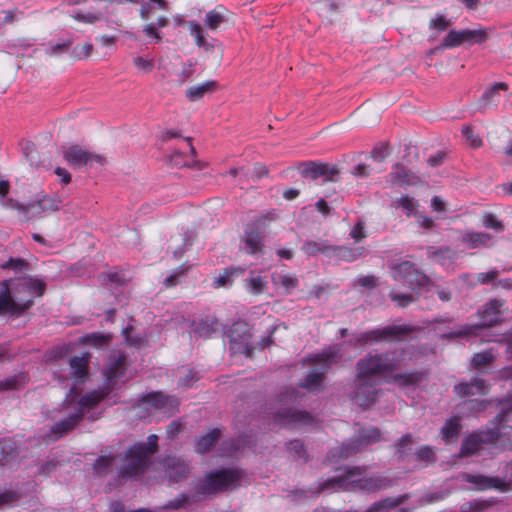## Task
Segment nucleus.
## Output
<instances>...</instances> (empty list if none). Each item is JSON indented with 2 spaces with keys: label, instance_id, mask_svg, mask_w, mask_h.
Segmentation results:
<instances>
[{
  "label": "nucleus",
  "instance_id": "11",
  "mask_svg": "<svg viewBox=\"0 0 512 512\" xmlns=\"http://www.w3.org/2000/svg\"><path fill=\"white\" fill-rule=\"evenodd\" d=\"M251 334L248 324L244 321L234 322L225 332V338L232 345V349L243 352L251 357L253 347L249 345Z\"/></svg>",
  "mask_w": 512,
  "mask_h": 512
},
{
  "label": "nucleus",
  "instance_id": "36",
  "mask_svg": "<svg viewBox=\"0 0 512 512\" xmlns=\"http://www.w3.org/2000/svg\"><path fill=\"white\" fill-rule=\"evenodd\" d=\"M167 2L165 0H142L140 3V17L148 20L156 10H166Z\"/></svg>",
  "mask_w": 512,
  "mask_h": 512
},
{
  "label": "nucleus",
  "instance_id": "30",
  "mask_svg": "<svg viewBox=\"0 0 512 512\" xmlns=\"http://www.w3.org/2000/svg\"><path fill=\"white\" fill-rule=\"evenodd\" d=\"M221 431L218 428L210 430L208 433L199 436L195 440V450L197 453L204 454L208 452L219 440Z\"/></svg>",
  "mask_w": 512,
  "mask_h": 512
},
{
  "label": "nucleus",
  "instance_id": "15",
  "mask_svg": "<svg viewBox=\"0 0 512 512\" xmlns=\"http://www.w3.org/2000/svg\"><path fill=\"white\" fill-rule=\"evenodd\" d=\"M265 223L260 219L257 223H250L244 230L242 242L246 253L256 255L262 252L264 244Z\"/></svg>",
  "mask_w": 512,
  "mask_h": 512
},
{
  "label": "nucleus",
  "instance_id": "18",
  "mask_svg": "<svg viewBox=\"0 0 512 512\" xmlns=\"http://www.w3.org/2000/svg\"><path fill=\"white\" fill-rule=\"evenodd\" d=\"M162 464L165 475L170 482L176 483L188 477L189 466L185 460L175 456H167Z\"/></svg>",
  "mask_w": 512,
  "mask_h": 512
},
{
  "label": "nucleus",
  "instance_id": "31",
  "mask_svg": "<svg viewBox=\"0 0 512 512\" xmlns=\"http://www.w3.org/2000/svg\"><path fill=\"white\" fill-rule=\"evenodd\" d=\"M89 354L83 353L81 356H73L69 359L71 376L77 380L83 381L87 376Z\"/></svg>",
  "mask_w": 512,
  "mask_h": 512
},
{
  "label": "nucleus",
  "instance_id": "58",
  "mask_svg": "<svg viewBox=\"0 0 512 512\" xmlns=\"http://www.w3.org/2000/svg\"><path fill=\"white\" fill-rule=\"evenodd\" d=\"M389 296L391 300L396 302L400 307H406L413 301V297L405 293H396L391 291Z\"/></svg>",
  "mask_w": 512,
  "mask_h": 512
},
{
  "label": "nucleus",
  "instance_id": "44",
  "mask_svg": "<svg viewBox=\"0 0 512 512\" xmlns=\"http://www.w3.org/2000/svg\"><path fill=\"white\" fill-rule=\"evenodd\" d=\"M272 282L274 285L282 286L287 293H290V291L296 288L298 285V279L295 276L287 274H273Z\"/></svg>",
  "mask_w": 512,
  "mask_h": 512
},
{
  "label": "nucleus",
  "instance_id": "19",
  "mask_svg": "<svg viewBox=\"0 0 512 512\" xmlns=\"http://www.w3.org/2000/svg\"><path fill=\"white\" fill-rule=\"evenodd\" d=\"M388 181L392 185L400 187L415 186L421 182L418 175L400 163H396L392 166V170L388 174Z\"/></svg>",
  "mask_w": 512,
  "mask_h": 512
},
{
  "label": "nucleus",
  "instance_id": "23",
  "mask_svg": "<svg viewBox=\"0 0 512 512\" xmlns=\"http://www.w3.org/2000/svg\"><path fill=\"white\" fill-rule=\"evenodd\" d=\"M231 13L224 7L218 6L206 13L204 25L211 31H216L222 25L230 22Z\"/></svg>",
  "mask_w": 512,
  "mask_h": 512
},
{
  "label": "nucleus",
  "instance_id": "33",
  "mask_svg": "<svg viewBox=\"0 0 512 512\" xmlns=\"http://www.w3.org/2000/svg\"><path fill=\"white\" fill-rule=\"evenodd\" d=\"M460 430V419L454 416L446 420L440 430V435L445 442H449L458 438Z\"/></svg>",
  "mask_w": 512,
  "mask_h": 512
},
{
  "label": "nucleus",
  "instance_id": "12",
  "mask_svg": "<svg viewBox=\"0 0 512 512\" xmlns=\"http://www.w3.org/2000/svg\"><path fill=\"white\" fill-rule=\"evenodd\" d=\"M487 40V33L484 29H464V30H450L443 42L441 43L442 48H455L460 46L462 43L467 42L468 44H480Z\"/></svg>",
  "mask_w": 512,
  "mask_h": 512
},
{
  "label": "nucleus",
  "instance_id": "49",
  "mask_svg": "<svg viewBox=\"0 0 512 512\" xmlns=\"http://www.w3.org/2000/svg\"><path fill=\"white\" fill-rule=\"evenodd\" d=\"M416 459L426 464H432L436 461V455L430 446H421L416 450Z\"/></svg>",
  "mask_w": 512,
  "mask_h": 512
},
{
  "label": "nucleus",
  "instance_id": "32",
  "mask_svg": "<svg viewBox=\"0 0 512 512\" xmlns=\"http://www.w3.org/2000/svg\"><path fill=\"white\" fill-rule=\"evenodd\" d=\"M116 459L117 456L114 454L100 455L93 463L94 474L99 477L108 475L112 471Z\"/></svg>",
  "mask_w": 512,
  "mask_h": 512
},
{
  "label": "nucleus",
  "instance_id": "57",
  "mask_svg": "<svg viewBox=\"0 0 512 512\" xmlns=\"http://www.w3.org/2000/svg\"><path fill=\"white\" fill-rule=\"evenodd\" d=\"M10 184L6 180H0V203L5 207L14 208L16 204L11 198H7V194L9 192Z\"/></svg>",
  "mask_w": 512,
  "mask_h": 512
},
{
  "label": "nucleus",
  "instance_id": "41",
  "mask_svg": "<svg viewBox=\"0 0 512 512\" xmlns=\"http://www.w3.org/2000/svg\"><path fill=\"white\" fill-rule=\"evenodd\" d=\"M331 249L332 246L323 241H305L301 247V250L308 256H315L319 252L330 256Z\"/></svg>",
  "mask_w": 512,
  "mask_h": 512
},
{
  "label": "nucleus",
  "instance_id": "3",
  "mask_svg": "<svg viewBox=\"0 0 512 512\" xmlns=\"http://www.w3.org/2000/svg\"><path fill=\"white\" fill-rule=\"evenodd\" d=\"M102 398L103 395L96 391L80 396L75 388H71L64 401L67 414L51 426L47 434L49 439L52 441L60 439L74 429L84 417L91 420L97 419L95 410Z\"/></svg>",
  "mask_w": 512,
  "mask_h": 512
},
{
  "label": "nucleus",
  "instance_id": "45",
  "mask_svg": "<svg viewBox=\"0 0 512 512\" xmlns=\"http://www.w3.org/2000/svg\"><path fill=\"white\" fill-rule=\"evenodd\" d=\"M26 375L19 374L0 381V392L19 389L26 383Z\"/></svg>",
  "mask_w": 512,
  "mask_h": 512
},
{
  "label": "nucleus",
  "instance_id": "40",
  "mask_svg": "<svg viewBox=\"0 0 512 512\" xmlns=\"http://www.w3.org/2000/svg\"><path fill=\"white\" fill-rule=\"evenodd\" d=\"M356 437L363 448L370 444L379 442L381 439V433H380L379 429L374 428V427L362 428L359 430Z\"/></svg>",
  "mask_w": 512,
  "mask_h": 512
},
{
  "label": "nucleus",
  "instance_id": "37",
  "mask_svg": "<svg viewBox=\"0 0 512 512\" xmlns=\"http://www.w3.org/2000/svg\"><path fill=\"white\" fill-rule=\"evenodd\" d=\"M487 402L479 399H466L458 405L459 413L469 416L485 410Z\"/></svg>",
  "mask_w": 512,
  "mask_h": 512
},
{
  "label": "nucleus",
  "instance_id": "51",
  "mask_svg": "<svg viewBox=\"0 0 512 512\" xmlns=\"http://www.w3.org/2000/svg\"><path fill=\"white\" fill-rule=\"evenodd\" d=\"M494 360V355L490 351H483L475 354L472 358V364L475 368H482Z\"/></svg>",
  "mask_w": 512,
  "mask_h": 512
},
{
  "label": "nucleus",
  "instance_id": "52",
  "mask_svg": "<svg viewBox=\"0 0 512 512\" xmlns=\"http://www.w3.org/2000/svg\"><path fill=\"white\" fill-rule=\"evenodd\" d=\"M1 267L3 269H10L15 272H22L28 267V263L26 260L22 258H9L6 262H4Z\"/></svg>",
  "mask_w": 512,
  "mask_h": 512
},
{
  "label": "nucleus",
  "instance_id": "28",
  "mask_svg": "<svg viewBox=\"0 0 512 512\" xmlns=\"http://www.w3.org/2000/svg\"><path fill=\"white\" fill-rule=\"evenodd\" d=\"M216 87V81H205L203 83L189 87L185 92V96L189 101L196 102L202 99L207 93L213 92Z\"/></svg>",
  "mask_w": 512,
  "mask_h": 512
},
{
  "label": "nucleus",
  "instance_id": "25",
  "mask_svg": "<svg viewBox=\"0 0 512 512\" xmlns=\"http://www.w3.org/2000/svg\"><path fill=\"white\" fill-rule=\"evenodd\" d=\"M508 85L506 83L500 82L493 84L490 88L486 89L482 94V97L479 100V109L484 111L486 109L495 106L499 101V91L507 90Z\"/></svg>",
  "mask_w": 512,
  "mask_h": 512
},
{
  "label": "nucleus",
  "instance_id": "54",
  "mask_svg": "<svg viewBox=\"0 0 512 512\" xmlns=\"http://www.w3.org/2000/svg\"><path fill=\"white\" fill-rule=\"evenodd\" d=\"M102 276L104 281L115 283L116 285H124L129 280L126 273L123 271L108 272L106 274H102Z\"/></svg>",
  "mask_w": 512,
  "mask_h": 512
},
{
  "label": "nucleus",
  "instance_id": "47",
  "mask_svg": "<svg viewBox=\"0 0 512 512\" xmlns=\"http://www.w3.org/2000/svg\"><path fill=\"white\" fill-rule=\"evenodd\" d=\"M394 207L401 209L408 217L413 215L416 211L417 201L409 196H401L394 201Z\"/></svg>",
  "mask_w": 512,
  "mask_h": 512
},
{
  "label": "nucleus",
  "instance_id": "9",
  "mask_svg": "<svg viewBox=\"0 0 512 512\" xmlns=\"http://www.w3.org/2000/svg\"><path fill=\"white\" fill-rule=\"evenodd\" d=\"M374 376H361L357 369L352 400L360 407L367 408L376 401L378 388L377 382L373 379Z\"/></svg>",
  "mask_w": 512,
  "mask_h": 512
},
{
  "label": "nucleus",
  "instance_id": "34",
  "mask_svg": "<svg viewBox=\"0 0 512 512\" xmlns=\"http://www.w3.org/2000/svg\"><path fill=\"white\" fill-rule=\"evenodd\" d=\"M245 272V268L240 266H230L223 270L222 273H220L215 278V285L216 287H225L232 284L234 278L239 277Z\"/></svg>",
  "mask_w": 512,
  "mask_h": 512
},
{
  "label": "nucleus",
  "instance_id": "10",
  "mask_svg": "<svg viewBox=\"0 0 512 512\" xmlns=\"http://www.w3.org/2000/svg\"><path fill=\"white\" fill-rule=\"evenodd\" d=\"M413 328L409 325H388L383 328H377L361 333L356 342L359 344H367L372 342H381L387 339H400L401 337L413 332Z\"/></svg>",
  "mask_w": 512,
  "mask_h": 512
},
{
  "label": "nucleus",
  "instance_id": "46",
  "mask_svg": "<svg viewBox=\"0 0 512 512\" xmlns=\"http://www.w3.org/2000/svg\"><path fill=\"white\" fill-rule=\"evenodd\" d=\"M266 284L267 282L264 277L260 275L252 274L249 278L245 279L246 289L252 294H261L264 291Z\"/></svg>",
  "mask_w": 512,
  "mask_h": 512
},
{
  "label": "nucleus",
  "instance_id": "17",
  "mask_svg": "<svg viewBox=\"0 0 512 512\" xmlns=\"http://www.w3.org/2000/svg\"><path fill=\"white\" fill-rule=\"evenodd\" d=\"M140 401L142 405H149L165 413H173L179 405V401L175 396L166 395L160 391L145 394L141 397Z\"/></svg>",
  "mask_w": 512,
  "mask_h": 512
},
{
  "label": "nucleus",
  "instance_id": "55",
  "mask_svg": "<svg viewBox=\"0 0 512 512\" xmlns=\"http://www.w3.org/2000/svg\"><path fill=\"white\" fill-rule=\"evenodd\" d=\"M483 225L488 229H493L497 232H502L504 230V225L494 214H485L483 216Z\"/></svg>",
  "mask_w": 512,
  "mask_h": 512
},
{
  "label": "nucleus",
  "instance_id": "1",
  "mask_svg": "<svg viewBox=\"0 0 512 512\" xmlns=\"http://www.w3.org/2000/svg\"><path fill=\"white\" fill-rule=\"evenodd\" d=\"M364 470L361 467H346L343 474L328 478L319 482L316 487L307 490L296 489L292 492L295 499L315 498L325 491H362L375 493L390 488L393 480L384 476L364 477Z\"/></svg>",
  "mask_w": 512,
  "mask_h": 512
},
{
  "label": "nucleus",
  "instance_id": "43",
  "mask_svg": "<svg viewBox=\"0 0 512 512\" xmlns=\"http://www.w3.org/2000/svg\"><path fill=\"white\" fill-rule=\"evenodd\" d=\"M27 220L40 217L44 211L38 201L30 202L27 205L16 203L15 207Z\"/></svg>",
  "mask_w": 512,
  "mask_h": 512
},
{
  "label": "nucleus",
  "instance_id": "20",
  "mask_svg": "<svg viewBox=\"0 0 512 512\" xmlns=\"http://www.w3.org/2000/svg\"><path fill=\"white\" fill-rule=\"evenodd\" d=\"M362 449L357 437L351 438L349 441L342 443L340 446L331 449L328 453V459L337 461L340 459H347L356 454Z\"/></svg>",
  "mask_w": 512,
  "mask_h": 512
},
{
  "label": "nucleus",
  "instance_id": "6",
  "mask_svg": "<svg viewBox=\"0 0 512 512\" xmlns=\"http://www.w3.org/2000/svg\"><path fill=\"white\" fill-rule=\"evenodd\" d=\"M406 366V351L403 348L384 353H368L356 365L361 376L388 374Z\"/></svg>",
  "mask_w": 512,
  "mask_h": 512
},
{
  "label": "nucleus",
  "instance_id": "39",
  "mask_svg": "<svg viewBox=\"0 0 512 512\" xmlns=\"http://www.w3.org/2000/svg\"><path fill=\"white\" fill-rule=\"evenodd\" d=\"M423 377L422 372L412 371V372H403L396 373L392 375L391 379L393 383L398 384L402 387L412 386L418 384Z\"/></svg>",
  "mask_w": 512,
  "mask_h": 512
},
{
  "label": "nucleus",
  "instance_id": "2",
  "mask_svg": "<svg viewBox=\"0 0 512 512\" xmlns=\"http://www.w3.org/2000/svg\"><path fill=\"white\" fill-rule=\"evenodd\" d=\"M246 478L245 472L236 467L212 470L199 479L194 485V494H179L167 502L166 509H179L185 504L195 502L200 496L215 495L238 488Z\"/></svg>",
  "mask_w": 512,
  "mask_h": 512
},
{
  "label": "nucleus",
  "instance_id": "24",
  "mask_svg": "<svg viewBox=\"0 0 512 512\" xmlns=\"http://www.w3.org/2000/svg\"><path fill=\"white\" fill-rule=\"evenodd\" d=\"M486 390V382L479 378H474L470 382H461L454 387L455 393L460 397L485 394Z\"/></svg>",
  "mask_w": 512,
  "mask_h": 512
},
{
  "label": "nucleus",
  "instance_id": "35",
  "mask_svg": "<svg viewBox=\"0 0 512 512\" xmlns=\"http://www.w3.org/2000/svg\"><path fill=\"white\" fill-rule=\"evenodd\" d=\"M286 448L289 457L294 461L306 463L309 459L304 444L299 439H294L286 443Z\"/></svg>",
  "mask_w": 512,
  "mask_h": 512
},
{
  "label": "nucleus",
  "instance_id": "14",
  "mask_svg": "<svg viewBox=\"0 0 512 512\" xmlns=\"http://www.w3.org/2000/svg\"><path fill=\"white\" fill-rule=\"evenodd\" d=\"M273 421L284 427H299L313 422L312 416L306 411L291 407H281L273 413Z\"/></svg>",
  "mask_w": 512,
  "mask_h": 512
},
{
  "label": "nucleus",
  "instance_id": "8",
  "mask_svg": "<svg viewBox=\"0 0 512 512\" xmlns=\"http://www.w3.org/2000/svg\"><path fill=\"white\" fill-rule=\"evenodd\" d=\"M391 275L395 281L413 291H419L429 283V278L409 261L393 264Z\"/></svg>",
  "mask_w": 512,
  "mask_h": 512
},
{
  "label": "nucleus",
  "instance_id": "56",
  "mask_svg": "<svg viewBox=\"0 0 512 512\" xmlns=\"http://www.w3.org/2000/svg\"><path fill=\"white\" fill-rule=\"evenodd\" d=\"M72 17L75 20L79 21V22L92 24V23H95L96 21H98L99 19H101V14L100 13L76 11L72 15Z\"/></svg>",
  "mask_w": 512,
  "mask_h": 512
},
{
  "label": "nucleus",
  "instance_id": "64",
  "mask_svg": "<svg viewBox=\"0 0 512 512\" xmlns=\"http://www.w3.org/2000/svg\"><path fill=\"white\" fill-rule=\"evenodd\" d=\"M110 512H152L146 508H139L132 511H126L124 505L119 501H114L110 505Z\"/></svg>",
  "mask_w": 512,
  "mask_h": 512
},
{
  "label": "nucleus",
  "instance_id": "7",
  "mask_svg": "<svg viewBox=\"0 0 512 512\" xmlns=\"http://www.w3.org/2000/svg\"><path fill=\"white\" fill-rule=\"evenodd\" d=\"M341 345H334L321 353L313 354L308 357L309 361L313 364L319 365V368L310 370L305 379L299 383L300 388H305L309 391H320L325 373L328 372L333 365L337 364L342 359Z\"/></svg>",
  "mask_w": 512,
  "mask_h": 512
},
{
  "label": "nucleus",
  "instance_id": "4",
  "mask_svg": "<svg viewBox=\"0 0 512 512\" xmlns=\"http://www.w3.org/2000/svg\"><path fill=\"white\" fill-rule=\"evenodd\" d=\"M9 282L3 281L0 289V315L21 316L33 305V300L24 298L22 294L41 297L46 289V283L36 276L20 278L12 287Z\"/></svg>",
  "mask_w": 512,
  "mask_h": 512
},
{
  "label": "nucleus",
  "instance_id": "5",
  "mask_svg": "<svg viewBox=\"0 0 512 512\" xmlns=\"http://www.w3.org/2000/svg\"><path fill=\"white\" fill-rule=\"evenodd\" d=\"M158 449V436L150 434L146 441L131 445L124 454V462L118 470V476L130 479L143 474L151 465V457Z\"/></svg>",
  "mask_w": 512,
  "mask_h": 512
},
{
  "label": "nucleus",
  "instance_id": "60",
  "mask_svg": "<svg viewBox=\"0 0 512 512\" xmlns=\"http://www.w3.org/2000/svg\"><path fill=\"white\" fill-rule=\"evenodd\" d=\"M13 447L6 441L0 440V466H4L11 456Z\"/></svg>",
  "mask_w": 512,
  "mask_h": 512
},
{
  "label": "nucleus",
  "instance_id": "48",
  "mask_svg": "<svg viewBox=\"0 0 512 512\" xmlns=\"http://www.w3.org/2000/svg\"><path fill=\"white\" fill-rule=\"evenodd\" d=\"M412 436L410 434L403 435L396 443L395 455L398 460L403 461L410 453L412 446Z\"/></svg>",
  "mask_w": 512,
  "mask_h": 512
},
{
  "label": "nucleus",
  "instance_id": "42",
  "mask_svg": "<svg viewBox=\"0 0 512 512\" xmlns=\"http://www.w3.org/2000/svg\"><path fill=\"white\" fill-rule=\"evenodd\" d=\"M188 26L190 29L191 36L194 37L196 45L200 48H204L205 50H212L213 45L207 42L204 37V31L202 26L196 21H189Z\"/></svg>",
  "mask_w": 512,
  "mask_h": 512
},
{
  "label": "nucleus",
  "instance_id": "53",
  "mask_svg": "<svg viewBox=\"0 0 512 512\" xmlns=\"http://www.w3.org/2000/svg\"><path fill=\"white\" fill-rule=\"evenodd\" d=\"M42 207L44 212L56 211L59 209L60 201L57 197L44 195L42 198L37 200Z\"/></svg>",
  "mask_w": 512,
  "mask_h": 512
},
{
  "label": "nucleus",
  "instance_id": "26",
  "mask_svg": "<svg viewBox=\"0 0 512 512\" xmlns=\"http://www.w3.org/2000/svg\"><path fill=\"white\" fill-rule=\"evenodd\" d=\"M409 498V494L399 495L394 498L388 497L372 503L364 512H389L391 509L403 504Z\"/></svg>",
  "mask_w": 512,
  "mask_h": 512
},
{
  "label": "nucleus",
  "instance_id": "21",
  "mask_svg": "<svg viewBox=\"0 0 512 512\" xmlns=\"http://www.w3.org/2000/svg\"><path fill=\"white\" fill-rule=\"evenodd\" d=\"M125 364L126 357L123 355L113 356L109 359L104 375L110 385H115L124 376Z\"/></svg>",
  "mask_w": 512,
  "mask_h": 512
},
{
  "label": "nucleus",
  "instance_id": "50",
  "mask_svg": "<svg viewBox=\"0 0 512 512\" xmlns=\"http://www.w3.org/2000/svg\"><path fill=\"white\" fill-rule=\"evenodd\" d=\"M450 249L447 247H441V248H435V247H428L427 248V254L429 258L437 261L438 263L444 265V260L446 258L450 257Z\"/></svg>",
  "mask_w": 512,
  "mask_h": 512
},
{
  "label": "nucleus",
  "instance_id": "22",
  "mask_svg": "<svg viewBox=\"0 0 512 512\" xmlns=\"http://www.w3.org/2000/svg\"><path fill=\"white\" fill-rule=\"evenodd\" d=\"M502 306V302L497 299L490 300L487 302L483 310L480 312L481 321L479 323L480 327H492L499 321L500 307Z\"/></svg>",
  "mask_w": 512,
  "mask_h": 512
},
{
  "label": "nucleus",
  "instance_id": "16",
  "mask_svg": "<svg viewBox=\"0 0 512 512\" xmlns=\"http://www.w3.org/2000/svg\"><path fill=\"white\" fill-rule=\"evenodd\" d=\"M63 157L73 168L80 169L89 163L97 162L102 164L103 158L84 150L79 145H70L63 150Z\"/></svg>",
  "mask_w": 512,
  "mask_h": 512
},
{
  "label": "nucleus",
  "instance_id": "63",
  "mask_svg": "<svg viewBox=\"0 0 512 512\" xmlns=\"http://www.w3.org/2000/svg\"><path fill=\"white\" fill-rule=\"evenodd\" d=\"M134 65L144 71V72H150L153 67H154V64H153V61L152 60H147V59H144L143 57H135L134 60Z\"/></svg>",
  "mask_w": 512,
  "mask_h": 512
},
{
  "label": "nucleus",
  "instance_id": "61",
  "mask_svg": "<svg viewBox=\"0 0 512 512\" xmlns=\"http://www.w3.org/2000/svg\"><path fill=\"white\" fill-rule=\"evenodd\" d=\"M451 25V21L443 15H438L435 19L430 21L429 27L437 29L438 31H444Z\"/></svg>",
  "mask_w": 512,
  "mask_h": 512
},
{
  "label": "nucleus",
  "instance_id": "27",
  "mask_svg": "<svg viewBox=\"0 0 512 512\" xmlns=\"http://www.w3.org/2000/svg\"><path fill=\"white\" fill-rule=\"evenodd\" d=\"M492 236L485 232H467L465 233L461 241L469 249L490 247Z\"/></svg>",
  "mask_w": 512,
  "mask_h": 512
},
{
  "label": "nucleus",
  "instance_id": "62",
  "mask_svg": "<svg viewBox=\"0 0 512 512\" xmlns=\"http://www.w3.org/2000/svg\"><path fill=\"white\" fill-rule=\"evenodd\" d=\"M388 145L385 143H382L378 146H376L372 152L371 157L376 161H383L388 156Z\"/></svg>",
  "mask_w": 512,
  "mask_h": 512
},
{
  "label": "nucleus",
  "instance_id": "38",
  "mask_svg": "<svg viewBox=\"0 0 512 512\" xmlns=\"http://www.w3.org/2000/svg\"><path fill=\"white\" fill-rule=\"evenodd\" d=\"M363 252V248H349L345 246H332L330 256H334L337 259L344 260L346 262H352L357 259Z\"/></svg>",
  "mask_w": 512,
  "mask_h": 512
},
{
  "label": "nucleus",
  "instance_id": "29",
  "mask_svg": "<svg viewBox=\"0 0 512 512\" xmlns=\"http://www.w3.org/2000/svg\"><path fill=\"white\" fill-rule=\"evenodd\" d=\"M466 480L474 484L480 490L496 488L504 490L505 483L503 480L494 477H486L482 475H467Z\"/></svg>",
  "mask_w": 512,
  "mask_h": 512
},
{
  "label": "nucleus",
  "instance_id": "59",
  "mask_svg": "<svg viewBox=\"0 0 512 512\" xmlns=\"http://www.w3.org/2000/svg\"><path fill=\"white\" fill-rule=\"evenodd\" d=\"M186 270H187V268L184 266H181V267L177 268L176 270H174L169 276H167L164 279V285L166 287H171V286L176 285L178 278L181 277L182 275H184Z\"/></svg>",
  "mask_w": 512,
  "mask_h": 512
},
{
  "label": "nucleus",
  "instance_id": "13",
  "mask_svg": "<svg viewBox=\"0 0 512 512\" xmlns=\"http://www.w3.org/2000/svg\"><path fill=\"white\" fill-rule=\"evenodd\" d=\"M298 170L302 177L312 180L321 179L322 182L334 181L335 176L339 174L336 166L315 161L300 163Z\"/></svg>",
  "mask_w": 512,
  "mask_h": 512
}]
</instances>
